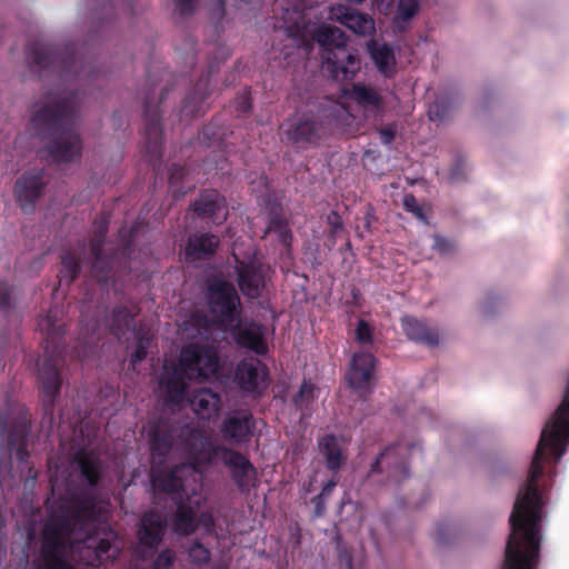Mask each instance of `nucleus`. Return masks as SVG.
I'll return each mask as SVG.
<instances>
[{
    "label": "nucleus",
    "mask_w": 569,
    "mask_h": 569,
    "mask_svg": "<svg viewBox=\"0 0 569 569\" xmlns=\"http://www.w3.org/2000/svg\"><path fill=\"white\" fill-rule=\"evenodd\" d=\"M79 272V264L71 253L62 257L61 279L68 282L72 281Z\"/></svg>",
    "instance_id": "29"
},
{
    "label": "nucleus",
    "mask_w": 569,
    "mask_h": 569,
    "mask_svg": "<svg viewBox=\"0 0 569 569\" xmlns=\"http://www.w3.org/2000/svg\"><path fill=\"white\" fill-rule=\"evenodd\" d=\"M77 104V96L63 92L50 94L32 107L30 131L43 138L47 134L52 137L49 153L57 162H69L80 157V139L68 128Z\"/></svg>",
    "instance_id": "4"
},
{
    "label": "nucleus",
    "mask_w": 569,
    "mask_h": 569,
    "mask_svg": "<svg viewBox=\"0 0 569 569\" xmlns=\"http://www.w3.org/2000/svg\"><path fill=\"white\" fill-rule=\"evenodd\" d=\"M190 561L196 566H202L210 560V551L202 543L194 541L187 549Z\"/></svg>",
    "instance_id": "28"
},
{
    "label": "nucleus",
    "mask_w": 569,
    "mask_h": 569,
    "mask_svg": "<svg viewBox=\"0 0 569 569\" xmlns=\"http://www.w3.org/2000/svg\"><path fill=\"white\" fill-rule=\"evenodd\" d=\"M149 346V338H140L139 342L134 349V352L131 356V362L132 365H136L137 362H140L143 360L147 356V348Z\"/></svg>",
    "instance_id": "35"
},
{
    "label": "nucleus",
    "mask_w": 569,
    "mask_h": 569,
    "mask_svg": "<svg viewBox=\"0 0 569 569\" xmlns=\"http://www.w3.org/2000/svg\"><path fill=\"white\" fill-rule=\"evenodd\" d=\"M38 378L43 393L49 398V402H52L60 389V378L57 368L49 362L43 363L39 368Z\"/></svg>",
    "instance_id": "24"
},
{
    "label": "nucleus",
    "mask_w": 569,
    "mask_h": 569,
    "mask_svg": "<svg viewBox=\"0 0 569 569\" xmlns=\"http://www.w3.org/2000/svg\"><path fill=\"white\" fill-rule=\"evenodd\" d=\"M319 450L325 457L327 468L337 471L343 461L339 439L333 435L325 436L319 441Z\"/></svg>",
    "instance_id": "23"
},
{
    "label": "nucleus",
    "mask_w": 569,
    "mask_h": 569,
    "mask_svg": "<svg viewBox=\"0 0 569 569\" xmlns=\"http://www.w3.org/2000/svg\"><path fill=\"white\" fill-rule=\"evenodd\" d=\"M282 31L291 44L308 54L312 49L313 41H317L323 48V56L328 50H338L340 47H347L348 37L337 28L326 23L316 26L306 22L301 11L286 9L282 16V23L277 26Z\"/></svg>",
    "instance_id": "6"
},
{
    "label": "nucleus",
    "mask_w": 569,
    "mask_h": 569,
    "mask_svg": "<svg viewBox=\"0 0 569 569\" xmlns=\"http://www.w3.org/2000/svg\"><path fill=\"white\" fill-rule=\"evenodd\" d=\"M42 174V170H32L17 181L16 193L24 212L33 210L34 201L40 196L44 184Z\"/></svg>",
    "instance_id": "13"
},
{
    "label": "nucleus",
    "mask_w": 569,
    "mask_h": 569,
    "mask_svg": "<svg viewBox=\"0 0 569 569\" xmlns=\"http://www.w3.org/2000/svg\"><path fill=\"white\" fill-rule=\"evenodd\" d=\"M193 412L203 420L216 419L221 408L220 396L210 389L197 391L190 400Z\"/></svg>",
    "instance_id": "18"
},
{
    "label": "nucleus",
    "mask_w": 569,
    "mask_h": 569,
    "mask_svg": "<svg viewBox=\"0 0 569 569\" xmlns=\"http://www.w3.org/2000/svg\"><path fill=\"white\" fill-rule=\"evenodd\" d=\"M208 303L214 321L231 331L238 345L263 355L267 352L266 328L258 323L241 326L240 299L232 284L214 280L208 287Z\"/></svg>",
    "instance_id": "5"
},
{
    "label": "nucleus",
    "mask_w": 569,
    "mask_h": 569,
    "mask_svg": "<svg viewBox=\"0 0 569 569\" xmlns=\"http://www.w3.org/2000/svg\"><path fill=\"white\" fill-rule=\"evenodd\" d=\"M127 333L132 335L130 331H126V333H124V335H127ZM122 338H124V340H128V337H126V336H122L120 339H122Z\"/></svg>",
    "instance_id": "49"
},
{
    "label": "nucleus",
    "mask_w": 569,
    "mask_h": 569,
    "mask_svg": "<svg viewBox=\"0 0 569 569\" xmlns=\"http://www.w3.org/2000/svg\"><path fill=\"white\" fill-rule=\"evenodd\" d=\"M336 485H337V482L333 479H330L329 481H327L325 483V486L322 487L321 492L318 495V499L321 500V499L327 498L332 492Z\"/></svg>",
    "instance_id": "45"
},
{
    "label": "nucleus",
    "mask_w": 569,
    "mask_h": 569,
    "mask_svg": "<svg viewBox=\"0 0 569 569\" xmlns=\"http://www.w3.org/2000/svg\"><path fill=\"white\" fill-rule=\"evenodd\" d=\"M401 326L406 336L413 341L423 343L428 347H436L440 342L439 333L436 330L428 328L425 322L416 318H402Z\"/></svg>",
    "instance_id": "19"
},
{
    "label": "nucleus",
    "mask_w": 569,
    "mask_h": 569,
    "mask_svg": "<svg viewBox=\"0 0 569 569\" xmlns=\"http://www.w3.org/2000/svg\"><path fill=\"white\" fill-rule=\"evenodd\" d=\"M316 508H317V515H321L325 509V499L319 500L318 496L316 497Z\"/></svg>",
    "instance_id": "46"
},
{
    "label": "nucleus",
    "mask_w": 569,
    "mask_h": 569,
    "mask_svg": "<svg viewBox=\"0 0 569 569\" xmlns=\"http://www.w3.org/2000/svg\"><path fill=\"white\" fill-rule=\"evenodd\" d=\"M395 133H396L395 128L391 126H388V127L379 130L380 139H381L382 143H385V144H390L393 141Z\"/></svg>",
    "instance_id": "39"
},
{
    "label": "nucleus",
    "mask_w": 569,
    "mask_h": 569,
    "mask_svg": "<svg viewBox=\"0 0 569 569\" xmlns=\"http://www.w3.org/2000/svg\"><path fill=\"white\" fill-rule=\"evenodd\" d=\"M410 449L411 448L409 446L403 443H398L396 446L386 448V450L382 451L372 463L371 472L401 469V472L403 473L402 478H406L408 473L405 467V460Z\"/></svg>",
    "instance_id": "16"
},
{
    "label": "nucleus",
    "mask_w": 569,
    "mask_h": 569,
    "mask_svg": "<svg viewBox=\"0 0 569 569\" xmlns=\"http://www.w3.org/2000/svg\"><path fill=\"white\" fill-rule=\"evenodd\" d=\"M163 533L164 522L162 516L154 510L146 512L138 531L139 545L153 550L161 541Z\"/></svg>",
    "instance_id": "15"
},
{
    "label": "nucleus",
    "mask_w": 569,
    "mask_h": 569,
    "mask_svg": "<svg viewBox=\"0 0 569 569\" xmlns=\"http://www.w3.org/2000/svg\"><path fill=\"white\" fill-rule=\"evenodd\" d=\"M368 51L375 66L385 76H391L396 68V57L392 47L370 40L367 43Z\"/></svg>",
    "instance_id": "21"
},
{
    "label": "nucleus",
    "mask_w": 569,
    "mask_h": 569,
    "mask_svg": "<svg viewBox=\"0 0 569 569\" xmlns=\"http://www.w3.org/2000/svg\"><path fill=\"white\" fill-rule=\"evenodd\" d=\"M151 129L154 131V133L158 132V126L157 124H152Z\"/></svg>",
    "instance_id": "48"
},
{
    "label": "nucleus",
    "mask_w": 569,
    "mask_h": 569,
    "mask_svg": "<svg viewBox=\"0 0 569 569\" xmlns=\"http://www.w3.org/2000/svg\"><path fill=\"white\" fill-rule=\"evenodd\" d=\"M402 203L407 211L413 213L418 219L426 221L423 211L412 194H406L402 199Z\"/></svg>",
    "instance_id": "32"
},
{
    "label": "nucleus",
    "mask_w": 569,
    "mask_h": 569,
    "mask_svg": "<svg viewBox=\"0 0 569 569\" xmlns=\"http://www.w3.org/2000/svg\"><path fill=\"white\" fill-rule=\"evenodd\" d=\"M327 220H328V223L331 226L333 233H337L338 231H340L342 229V220L337 212H333V211L330 212L328 214Z\"/></svg>",
    "instance_id": "40"
},
{
    "label": "nucleus",
    "mask_w": 569,
    "mask_h": 569,
    "mask_svg": "<svg viewBox=\"0 0 569 569\" xmlns=\"http://www.w3.org/2000/svg\"><path fill=\"white\" fill-rule=\"evenodd\" d=\"M322 66L335 80L347 81L360 71L361 61L358 51L347 46L338 50H328L323 56Z\"/></svg>",
    "instance_id": "7"
},
{
    "label": "nucleus",
    "mask_w": 569,
    "mask_h": 569,
    "mask_svg": "<svg viewBox=\"0 0 569 569\" xmlns=\"http://www.w3.org/2000/svg\"><path fill=\"white\" fill-rule=\"evenodd\" d=\"M48 59H49V57H48V56H44V57L39 56V57H36V58H34V62H36L37 64H42V63H43L46 60H48Z\"/></svg>",
    "instance_id": "47"
},
{
    "label": "nucleus",
    "mask_w": 569,
    "mask_h": 569,
    "mask_svg": "<svg viewBox=\"0 0 569 569\" xmlns=\"http://www.w3.org/2000/svg\"><path fill=\"white\" fill-rule=\"evenodd\" d=\"M104 500H74L68 510L52 516L43 530L42 555L48 569H73L71 561L97 566L120 552L117 533L103 522Z\"/></svg>",
    "instance_id": "2"
},
{
    "label": "nucleus",
    "mask_w": 569,
    "mask_h": 569,
    "mask_svg": "<svg viewBox=\"0 0 569 569\" xmlns=\"http://www.w3.org/2000/svg\"><path fill=\"white\" fill-rule=\"evenodd\" d=\"M375 365V357L370 352H358L352 357L347 381L359 396L367 395L372 389Z\"/></svg>",
    "instance_id": "8"
},
{
    "label": "nucleus",
    "mask_w": 569,
    "mask_h": 569,
    "mask_svg": "<svg viewBox=\"0 0 569 569\" xmlns=\"http://www.w3.org/2000/svg\"><path fill=\"white\" fill-rule=\"evenodd\" d=\"M174 2L181 14L190 12L193 8V0H174Z\"/></svg>",
    "instance_id": "41"
},
{
    "label": "nucleus",
    "mask_w": 569,
    "mask_h": 569,
    "mask_svg": "<svg viewBox=\"0 0 569 569\" xmlns=\"http://www.w3.org/2000/svg\"><path fill=\"white\" fill-rule=\"evenodd\" d=\"M174 560V553L171 550L162 551L153 562V569H169Z\"/></svg>",
    "instance_id": "33"
},
{
    "label": "nucleus",
    "mask_w": 569,
    "mask_h": 569,
    "mask_svg": "<svg viewBox=\"0 0 569 569\" xmlns=\"http://www.w3.org/2000/svg\"><path fill=\"white\" fill-rule=\"evenodd\" d=\"M151 485L154 492L171 495L177 511L171 523L172 531L188 536L202 527L209 532L213 517L203 510L207 496L200 469L221 460L231 471V477L242 491L249 490L256 480L252 463L238 451L217 443L204 431L183 427L177 442L171 432L160 427L150 429Z\"/></svg>",
    "instance_id": "1"
},
{
    "label": "nucleus",
    "mask_w": 569,
    "mask_h": 569,
    "mask_svg": "<svg viewBox=\"0 0 569 569\" xmlns=\"http://www.w3.org/2000/svg\"><path fill=\"white\" fill-rule=\"evenodd\" d=\"M192 208L198 213L214 216L218 223L227 218L224 199L214 190L203 192Z\"/></svg>",
    "instance_id": "20"
},
{
    "label": "nucleus",
    "mask_w": 569,
    "mask_h": 569,
    "mask_svg": "<svg viewBox=\"0 0 569 569\" xmlns=\"http://www.w3.org/2000/svg\"><path fill=\"white\" fill-rule=\"evenodd\" d=\"M372 1L376 4L377 9L385 14L389 13V11L391 10L392 3H393V0H372Z\"/></svg>",
    "instance_id": "43"
},
{
    "label": "nucleus",
    "mask_w": 569,
    "mask_h": 569,
    "mask_svg": "<svg viewBox=\"0 0 569 569\" xmlns=\"http://www.w3.org/2000/svg\"><path fill=\"white\" fill-rule=\"evenodd\" d=\"M234 379L243 391L260 393L267 387V369L256 358L243 360L237 366Z\"/></svg>",
    "instance_id": "11"
},
{
    "label": "nucleus",
    "mask_w": 569,
    "mask_h": 569,
    "mask_svg": "<svg viewBox=\"0 0 569 569\" xmlns=\"http://www.w3.org/2000/svg\"><path fill=\"white\" fill-rule=\"evenodd\" d=\"M281 130L291 143H311L318 139V127L308 117H293L288 119Z\"/></svg>",
    "instance_id": "14"
},
{
    "label": "nucleus",
    "mask_w": 569,
    "mask_h": 569,
    "mask_svg": "<svg viewBox=\"0 0 569 569\" xmlns=\"http://www.w3.org/2000/svg\"><path fill=\"white\" fill-rule=\"evenodd\" d=\"M9 299L10 295L7 284L0 283V309L9 306Z\"/></svg>",
    "instance_id": "44"
},
{
    "label": "nucleus",
    "mask_w": 569,
    "mask_h": 569,
    "mask_svg": "<svg viewBox=\"0 0 569 569\" xmlns=\"http://www.w3.org/2000/svg\"><path fill=\"white\" fill-rule=\"evenodd\" d=\"M315 388L310 382L303 381L300 386L299 392L295 398V405L299 408L307 406V401L313 399Z\"/></svg>",
    "instance_id": "31"
},
{
    "label": "nucleus",
    "mask_w": 569,
    "mask_h": 569,
    "mask_svg": "<svg viewBox=\"0 0 569 569\" xmlns=\"http://www.w3.org/2000/svg\"><path fill=\"white\" fill-rule=\"evenodd\" d=\"M271 231H277L279 233V238L281 239L283 244H290L291 234L286 224H283L282 222L272 221L268 227V232Z\"/></svg>",
    "instance_id": "34"
},
{
    "label": "nucleus",
    "mask_w": 569,
    "mask_h": 569,
    "mask_svg": "<svg viewBox=\"0 0 569 569\" xmlns=\"http://www.w3.org/2000/svg\"><path fill=\"white\" fill-rule=\"evenodd\" d=\"M356 338L361 343H369L372 341L371 329L366 321H359L356 329Z\"/></svg>",
    "instance_id": "36"
},
{
    "label": "nucleus",
    "mask_w": 569,
    "mask_h": 569,
    "mask_svg": "<svg viewBox=\"0 0 569 569\" xmlns=\"http://www.w3.org/2000/svg\"><path fill=\"white\" fill-rule=\"evenodd\" d=\"M346 94L367 113L376 116L382 110L381 94L370 86L353 83L350 92L346 91Z\"/></svg>",
    "instance_id": "17"
},
{
    "label": "nucleus",
    "mask_w": 569,
    "mask_h": 569,
    "mask_svg": "<svg viewBox=\"0 0 569 569\" xmlns=\"http://www.w3.org/2000/svg\"><path fill=\"white\" fill-rule=\"evenodd\" d=\"M329 19L341 23L358 36L367 37L375 33V21L369 14L343 4L331 6Z\"/></svg>",
    "instance_id": "10"
},
{
    "label": "nucleus",
    "mask_w": 569,
    "mask_h": 569,
    "mask_svg": "<svg viewBox=\"0 0 569 569\" xmlns=\"http://www.w3.org/2000/svg\"><path fill=\"white\" fill-rule=\"evenodd\" d=\"M253 429L252 416L247 411L230 412L220 425L222 439L230 446H241L249 442Z\"/></svg>",
    "instance_id": "9"
},
{
    "label": "nucleus",
    "mask_w": 569,
    "mask_h": 569,
    "mask_svg": "<svg viewBox=\"0 0 569 569\" xmlns=\"http://www.w3.org/2000/svg\"><path fill=\"white\" fill-rule=\"evenodd\" d=\"M450 109V103L445 101H435L428 110L429 120L433 122L443 121L449 116Z\"/></svg>",
    "instance_id": "30"
},
{
    "label": "nucleus",
    "mask_w": 569,
    "mask_h": 569,
    "mask_svg": "<svg viewBox=\"0 0 569 569\" xmlns=\"http://www.w3.org/2000/svg\"><path fill=\"white\" fill-rule=\"evenodd\" d=\"M250 108H251V103H250L249 96L247 93H244L241 97H239V99L237 101V110H239L241 112H247L250 110Z\"/></svg>",
    "instance_id": "42"
},
{
    "label": "nucleus",
    "mask_w": 569,
    "mask_h": 569,
    "mask_svg": "<svg viewBox=\"0 0 569 569\" xmlns=\"http://www.w3.org/2000/svg\"><path fill=\"white\" fill-rule=\"evenodd\" d=\"M420 0H399L392 23L396 29L405 30L409 21L417 14Z\"/></svg>",
    "instance_id": "25"
},
{
    "label": "nucleus",
    "mask_w": 569,
    "mask_h": 569,
    "mask_svg": "<svg viewBox=\"0 0 569 569\" xmlns=\"http://www.w3.org/2000/svg\"><path fill=\"white\" fill-rule=\"evenodd\" d=\"M184 325L181 337L192 339L180 352L179 366L164 361L158 379V397L171 409L180 406L184 399L186 378L207 380L214 377L219 370L220 360L213 329L208 323L198 326Z\"/></svg>",
    "instance_id": "3"
},
{
    "label": "nucleus",
    "mask_w": 569,
    "mask_h": 569,
    "mask_svg": "<svg viewBox=\"0 0 569 569\" xmlns=\"http://www.w3.org/2000/svg\"><path fill=\"white\" fill-rule=\"evenodd\" d=\"M81 473L87 479L88 483L92 487L98 482L101 472V462L93 455H84L80 457Z\"/></svg>",
    "instance_id": "27"
},
{
    "label": "nucleus",
    "mask_w": 569,
    "mask_h": 569,
    "mask_svg": "<svg viewBox=\"0 0 569 569\" xmlns=\"http://www.w3.org/2000/svg\"><path fill=\"white\" fill-rule=\"evenodd\" d=\"M39 328L41 331L46 332L47 336H50L56 331L53 318L51 315H48L46 318L39 321Z\"/></svg>",
    "instance_id": "38"
},
{
    "label": "nucleus",
    "mask_w": 569,
    "mask_h": 569,
    "mask_svg": "<svg viewBox=\"0 0 569 569\" xmlns=\"http://www.w3.org/2000/svg\"><path fill=\"white\" fill-rule=\"evenodd\" d=\"M432 247L441 253H449L453 249V243L446 238L435 237Z\"/></svg>",
    "instance_id": "37"
},
{
    "label": "nucleus",
    "mask_w": 569,
    "mask_h": 569,
    "mask_svg": "<svg viewBox=\"0 0 569 569\" xmlns=\"http://www.w3.org/2000/svg\"><path fill=\"white\" fill-rule=\"evenodd\" d=\"M110 329L117 338L124 336L126 331L134 333V327L132 326V316L124 309H117L113 311Z\"/></svg>",
    "instance_id": "26"
},
{
    "label": "nucleus",
    "mask_w": 569,
    "mask_h": 569,
    "mask_svg": "<svg viewBox=\"0 0 569 569\" xmlns=\"http://www.w3.org/2000/svg\"><path fill=\"white\" fill-rule=\"evenodd\" d=\"M219 240L212 234H199L189 239L184 250V259L196 262L207 254H211L218 247Z\"/></svg>",
    "instance_id": "22"
},
{
    "label": "nucleus",
    "mask_w": 569,
    "mask_h": 569,
    "mask_svg": "<svg viewBox=\"0 0 569 569\" xmlns=\"http://www.w3.org/2000/svg\"><path fill=\"white\" fill-rule=\"evenodd\" d=\"M238 266V283L241 292L249 298H258L266 284V269L256 260L248 263L240 261L233 253Z\"/></svg>",
    "instance_id": "12"
}]
</instances>
